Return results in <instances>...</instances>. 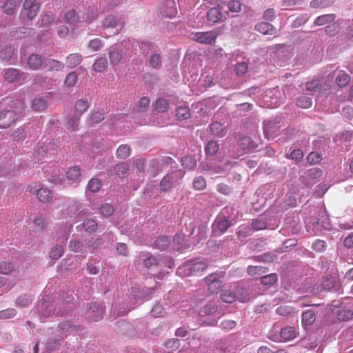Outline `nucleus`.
Instances as JSON below:
<instances>
[{"mask_svg": "<svg viewBox=\"0 0 353 353\" xmlns=\"http://www.w3.org/2000/svg\"><path fill=\"white\" fill-rule=\"evenodd\" d=\"M231 225L228 217L219 216L212 223V233L214 236H220L224 233Z\"/></svg>", "mask_w": 353, "mask_h": 353, "instance_id": "nucleus-10", "label": "nucleus"}, {"mask_svg": "<svg viewBox=\"0 0 353 353\" xmlns=\"http://www.w3.org/2000/svg\"><path fill=\"white\" fill-rule=\"evenodd\" d=\"M59 303L56 304L52 311L53 306L50 297L43 298L38 304L36 310H32V313H40L42 318H48L52 314L56 316H63L70 313L74 307V304L70 301L68 293H63L58 299Z\"/></svg>", "mask_w": 353, "mask_h": 353, "instance_id": "nucleus-1", "label": "nucleus"}, {"mask_svg": "<svg viewBox=\"0 0 353 353\" xmlns=\"http://www.w3.org/2000/svg\"><path fill=\"white\" fill-rule=\"evenodd\" d=\"M219 149V145L215 141H210L205 147V152L208 156H214Z\"/></svg>", "mask_w": 353, "mask_h": 353, "instance_id": "nucleus-46", "label": "nucleus"}, {"mask_svg": "<svg viewBox=\"0 0 353 353\" xmlns=\"http://www.w3.org/2000/svg\"><path fill=\"white\" fill-rule=\"evenodd\" d=\"M162 13L166 17L172 18L177 14V6L174 0H160Z\"/></svg>", "mask_w": 353, "mask_h": 353, "instance_id": "nucleus-15", "label": "nucleus"}, {"mask_svg": "<svg viewBox=\"0 0 353 353\" xmlns=\"http://www.w3.org/2000/svg\"><path fill=\"white\" fill-rule=\"evenodd\" d=\"M104 312L105 310L102 305L97 302H92L87 304L85 315L86 318L92 321H98L103 318Z\"/></svg>", "mask_w": 353, "mask_h": 353, "instance_id": "nucleus-4", "label": "nucleus"}, {"mask_svg": "<svg viewBox=\"0 0 353 353\" xmlns=\"http://www.w3.org/2000/svg\"><path fill=\"white\" fill-rule=\"evenodd\" d=\"M21 73L18 69L8 68L4 70V79L6 81L12 83L17 81L21 77Z\"/></svg>", "mask_w": 353, "mask_h": 353, "instance_id": "nucleus-32", "label": "nucleus"}, {"mask_svg": "<svg viewBox=\"0 0 353 353\" xmlns=\"http://www.w3.org/2000/svg\"><path fill=\"white\" fill-rule=\"evenodd\" d=\"M81 226L83 230L88 233H93L97 231L98 228V224L93 219H85L83 221Z\"/></svg>", "mask_w": 353, "mask_h": 353, "instance_id": "nucleus-38", "label": "nucleus"}, {"mask_svg": "<svg viewBox=\"0 0 353 353\" xmlns=\"http://www.w3.org/2000/svg\"><path fill=\"white\" fill-rule=\"evenodd\" d=\"M46 61V57L39 54H31L27 59V65L30 70H40Z\"/></svg>", "mask_w": 353, "mask_h": 353, "instance_id": "nucleus-14", "label": "nucleus"}, {"mask_svg": "<svg viewBox=\"0 0 353 353\" xmlns=\"http://www.w3.org/2000/svg\"><path fill=\"white\" fill-rule=\"evenodd\" d=\"M154 109L158 112H166L170 109V102L168 99L159 98L154 103Z\"/></svg>", "mask_w": 353, "mask_h": 353, "instance_id": "nucleus-37", "label": "nucleus"}, {"mask_svg": "<svg viewBox=\"0 0 353 353\" xmlns=\"http://www.w3.org/2000/svg\"><path fill=\"white\" fill-rule=\"evenodd\" d=\"M128 171L129 165L125 162L119 163L114 167V172L115 174L121 178L128 176Z\"/></svg>", "mask_w": 353, "mask_h": 353, "instance_id": "nucleus-36", "label": "nucleus"}, {"mask_svg": "<svg viewBox=\"0 0 353 353\" xmlns=\"http://www.w3.org/2000/svg\"><path fill=\"white\" fill-rule=\"evenodd\" d=\"M19 112L12 110H3L0 112V127L6 128L14 123L18 119Z\"/></svg>", "mask_w": 353, "mask_h": 353, "instance_id": "nucleus-11", "label": "nucleus"}, {"mask_svg": "<svg viewBox=\"0 0 353 353\" xmlns=\"http://www.w3.org/2000/svg\"><path fill=\"white\" fill-rule=\"evenodd\" d=\"M296 330L294 327L288 326L281 330V337L285 341H289L296 337Z\"/></svg>", "mask_w": 353, "mask_h": 353, "instance_id": "nucleus-41", "label": "nucleus"}, {"mask_svg": "<svg viewBox=\"0 0 353 353\" xmlns=\"http://www.w3.org/2000/svg\"><path fill=\"white\" fill-rule=\"evenodd\" d=\"M68 183L78 185L82 178L81 170L79 166H71L65 173Z\"/></svg>", "mask_w": 353, "mask_h": 353, "instance_id": "nucleus-16", "label": "nucleus"}, {"mask_svg": "<svg viewBox=\"0 0 353 353\" xmlns=\"http://www.w3.org/2000/svg\"><path fill=\"white\" fill-rule=\"evenodd\" d=\"M14 49L11 46L4 47L0 51V59L3 61H9L13 56Z\"/></svg>", "mask_w": 353, "mask_h": 353, "instance_id": "nucleus-57", "label": "nucleus"}, {"mask_svg": "<svg viewBox=\"0 0 353 353\" xmlns=\"http://www.w3.org/2000/svg\"><path fill=\"white\" fill-rule=\"evenodd\" d=\"M114 211L113 205L110 203H103L99 208V212L104 217L110 216Z\"/></svg>", "mask_w": 353, "mask_h": 353, "instance_id": "nucleus-62", "label": "nucleus"}, {"mask_svg": "<svg viewBox=\"0 0 353 353\" xmlns=\"http://www.w3.org/2000/svg\"><path fill=\"white\" fill-rule=\"evenodd\" d=\"M130 154V148L128 145H120L116 152V155L119 159H125Z\"/></svg>", "mask_w": 353, "mask_h": 353, "instance_id": "nucleus-54", "label": "nucleus"}, {"mask_svg": "<svg viewBox=\"0 0 353 353\" xmlns=\"http://www.w3.org/2000/svg\"><path fill=\"white\" fill-rule=\"evenodd\" d=\"M86 15L87 17L85 21L88 23H91L94 20L97 19L99 16V11L97 10L96 6H89Z\"/></svg>", "mask_w": 353, "mask_h": 353, "instance_id": "nucleus-64", "label": "nucleus"}, {"mask_svg": "<svg viewBox=\"0 0 353 353\" xmlns=\"http://www.w3.org/2000/svg\"><path fill=\"white\" fill-rule=\"evenodd\" d=\"M171 241L169 236H159L154 242V248L161 251L167 250L170 245Z\"/></svg>", "mask_w": 353, "mask_h": 353, "instance_id": "nucleus-30", "label": "nucleus"}, {"mask_svg": "<svg viewBox=\"0 0 353 353\" xmlns=\"http://www.w3.org/2000/svg\"><path fill=\"white\" fill-rule=\"evenodd\" d=\"M83 329V327L81 325H74L70 321H63L58 325V332L61 339L74 332L81 331Z\"/></svg>", "mask_w": 353, "mask_h": 353, "instance_id": "nucleus-12", "label": "nucleus"}, {"mask_svg": "<svg viewBox=\"0 0 353 353\" xmlns=\"http://www.w3.org/2000/svg\"><path fill=\"white\" fill-rule=\"evenodd\" d=\"M316 319V312L314 309H308L302 314V323L304 327L312 325Z\"/></svg>", "mask_w": 353, "mask_h": 353, "instance_id": "nucleus-24", "label": "nucleus"}, {"mask_svg": "<svg viewBox=\"0 0 353 353\" xmlns=\"http://www.w3.org/2000/svg\"><path fill=\"white\" fill-rule=\"evenodd\" d=\"M350 76L343 70H339L336 74L335 81L341 87H346L350 81Z\"/></svg>", "mask_w": 353, "mask_h": 353, "instance_id": "nucleus-33", "label": "nucleus"}, {"mask_svg": "<svg viewBox=\"0 0 353 353\" xmlns=\"http://www.w3.org/2000/svg\"><path fill=\"white\" fill-rule=\"evenodd\" d=\"M82 208V204L77 201H72L67 209L68 213L70 216H73Z\"/></svg>", "mask_w": 353, "mask_h": 353, "instance_id": "nucleus-61", "label": "nucleus"}, {"mask_svg": "<svg viewBox=\"0 0 353 353\" xmlns=\"http://www.w3.org/2000/svg\"><path fill=\"white\" fill-rule=\"evenodd\" d=\"M105 243L103 236H97L90 237L86 243L87 248L90 249L91 252L101 248Z\"/></svg>", "mask_w": 353, "mask_h": 353, "instance_id": "nucleus-25", "label": "nucleus"}, {"mask_svg": "<svg viewBox=\"0 0 353 353\" xmlns=\"http://www.w3.org/2000/svg\"><path fill=\"white\" fill-rule=\"evenodd\" d=\"M163 57L161 52H153L148 59V65L152 69L159 70L162 67Z\"/></svg>", "mask_w": 353, "mask_h": 353, "instance_id": "nucleus-23", "label": "nucleus"}, {"mask_svg": "<svg viewBox=\"0 0 353 353\" xmlns=\"http://www.w3.org/2000/svg\"><path fill=\"white\" fill-rule=\"evenodd\" d=\"M81 116L78 113L70 115L67 119L65 126L70 131H77Z\"/></svg>", "mask_w": 353, "mask_h": 353, "instance_id": "nucleus-28", "label": "nucleus"}, {"mask_svg": "<svg viewBox=\"0 0 353 353\" xmlns=\"http://www.w3.org/2000/svg\"><path fill=\"white\" fill-rule=\"evenodd\" d=\"M31 192L33 194H36L38 199L42 203L49 202L52 197L50 190L40 187L39 185L34 184V188H31Z\"/></svg>", "mask_w": 353, "mask_h": 353, "instance_id": "nucleus-17", "label": "nucleus"}, {"mask_svg": "<svg viewBox=\"0 0 353 353\" xmlns=\"http://www.w3.org/2000/svg\"><path fill=\"white\" fill-rule=\"evenodd\" d=\"M115 330L117 333L128 336L132 333V325L125 320H120L117 322Z\"/></svg>", "mask_w": 353, "mask_h": 353, "instance_id": "nucleus-22", "label": "nucleus"}, {"mask_svg": "<svg viewBox=\"0 0 353 353\" xmlns=\"http://www.w3.org/2000/svg\"><path fill=\"white\" fill-rule=\"evenodd\" d=\"M82 59V55L79 53L70 54L66 57L65 65L70 69L74 68L81 63Z\"/></svg>", "mask_w": 353, "mask_h": 353, "instance_id": "nucleus-27", "label": "nucleus"}, {"mask_svg": "<svg viewBox=\"0 0 353 353\" xmlns=\"http://www.w3.org/2000/svg\"><path fill=\"white\" fill-rule=\"evenodd\" d=\"M118 25V20L115 16L109 15L103 21V27L105 28H114Z\"/></svg>", "mask_w": 353, "mask_h": 353, "instance_id": "nucleus-63", "label": "nucleus"}, {"mask_svg": "<svg viewBox=\"0 0 353 353\" xmlns=\"http://www.w3.org/2000/svg\"><path fill=\"white\" fill-rule=\"evenodd\" d=\"M190 110L188 106H180L176 110L177 120L183 121L190 118Z\"/></svg>", "mask_w": 353, "mask_h": 353, "instance_id": "nucleus-43", "label": "nucleus"}, {"mask_svg": "<svg viewBox=\"0 0 353 353\" xmlns=\"http://www.w3.org/2000/svg\"><path fill=\"white\" fill-rule=\"evenodd\" d=\"M63 254V248L61 245H56L54 246L50 253L49 256L52 260H57L59 259Z\"/></svg>", "mask_w": 353, "mask_h": 353, "instance_id": "nucleus-56", "label": "nucleus"}, {"mask_svg": "<svg viewBox=\"0 0 353 353\" xmlns=\"http://www.w3.org/2000/svg\"><path fill=\"white\" fill-rule=\"evenodd\" d=\"M312 104V99L308 97L301 96L296 99V105L301 108H309Z\"/></svg>", "mask_w": 353, "mask_h": 353, "instance_id": "nucleus-60", "label": "nucleus"}, {"mask_svg": "<svg viewBox=\"0 0 353 353\" xmlns=\"http://www.w3.org/2000/svg\"><path fill=\"white\" fill-rule=\"evenodd\" d=\"M143 264L147 268H151L153 267L159 268V266H161L160 259L152 254H150V256L143 260Z\"/></svg>", "mask_w": 353, "mask_h": 353, "instance_id": "nucleus-49", "label": "nucleus"}, {"mask_svg": "<svg viewBox=\"0 0 353 353\" xmlns=\"http://www.w3.org/2000/svg\"><path fill=\"white\" fill-rule=\"evenodd\" d=\"M36 231H42L48 225L46 219L42 215H36L34 221Z\"/></svg>", "mask_w": 353, "mask_h": 353, "instance_id": "nucleus-48", "label": "nucleus"}, {"mask_svg": "<svg viewBox=\"0 0 353 353\" xmlns=\"http://www.w3.org/2000/svg\"><path fill=\"white\" fill-rule=\"evenodd\" d=\"M101 186V183L100 180L97 178H92L89 181L87 185V190L90 192L95 193L100 190Z\"/></svg>", "mask_w": 353, "mask_h": 353, "instance_id": "nucleus-55", "label": "nucleus"}, {"mask_svg": "<svg viewBox=\"0 0 353 353\" xmlns=\"http://www.w3.org/2000/svg\"><path fill=\"white\" fill-rule=\"evenodd\" d=\"M255 30L263 34H275L276 33V28L270 23L267 22L258 23L255 26Z\"/></svg>", "mask_w": 353, "mask_h": 353, "instance_id": "nucleus-26", "label": "nucleus"}, {"mask_svg": "<svg viewBox=\"0 0 353 353\" xmlns=\"http://www.w3.org/2000/svg\"><path fill=\"white\" fill-rule=\"evenodd\" d=\"M130 46H132V43L130 41H123L119 45L110 47L108 54L110 63L113 65L119 64L122 59V47L129 48Z\"/></svg>", "mask_w": 353, "mask_h": 353, "instance_id": "nucleus-7", "label": "nucleus"}, {"mask_svg": "<svg viewBox=\"0 0 353 353\" xmlns=\"http://www.w3.org/2000/svg\"><path fill=\"white\" fill-rule=\"evenodd\" d=\"M65 21L67 23L74 24L80 21V17L74 10H71L65 13Z\"/></svg>", "mask_w": 353, "mask_h": 353, "instance_id": "nucleus-50", "label": "nucleus"}, {"mask_svg": "<svg viewBox=\"0 0 353 353\" xmlns=\"http://www.w3.org/2000/svg\"><path fill=\"white\" fill-rule=\"evenodd\" d=\"M322 176V170L318 168H313L307 170L301 177V182L307 187L316 184Z\"/></svg>", "mask_w": 353, "mask_h": 353, "instance_id": "nucleus-8", "label": "nucleus"}, {"mask_svg": "<svg viewBox=\"0 0 353 353\" xmlns=\"http://www.w3.org/2000/svg\"><path fill=\"white\" fill-rule=\"evenodd\" d=\"M259 119L256 116L249 117L244 122V153L256 150L260 144L257 135Z\"/></svg>", "mask_w": 353, "mask_h": 353, "instance_id": "nucleus-2", "label": "nucleus"}, {"mask_svg": "<svg viewBox=\"0 0 353 353\" xmlns=\"http://www.w3.org/2000/svg\"><path fill=\"white\" fill-rule=\"evenodd\" d=\"M3 1V5L2 8L3 12L8 14H13L14 10L16 9L17 4L14 0H2Z\"/></svg>", "mask_w": 353, "mask_h": 353, "instance_id": "nucleus-52", "label": "nucleus"}, {"mask_svg": "<svg viewBox=\"0 0 353 353\" xmlns=\"http://www.w3.org/2000/svg\"><path fill=\"white\" fill-rule=\"evenodd\" d=\"M75 113H78L80 116L84 113L89 108V103L87 100L79 99L75 103Z\"/></svg>", "mask_w": 353, "mask_h": 353, "instance_id": "nucleus-53", "label": "nucleus"}, {"mask_svg": "<svg viewBox=\"0 0 353 353\" xmlns=\"http://www.w3.org/2000/svg\"><path fill=\"white\" fill-rule=\"evenodd\" d=\"M47 107L46 101L41 98H36L32 101V108L36 111H43Z\"/></svg>", "mask_w": 353, "mask_h": 353, "instance_id": "nucleus-58", "label": "nucleus"}, {"mask_svg": "<svg viewBox=\"0 0 353 353\" xmlns=\"http://www.w3.org/2000/svg\"><path fill=\"white\" fill-rule=\"evenodd\" d=\"M241 3L239 0L230 1L227 4L228 12H231L232 14L231 17H234L236 16L234 14L241 12Z\"/></svg>", "mask_w": 353, "mask_h": 353, "instance_id": "nucleus-44", "label": "nucleus"}, {"mask_svg": "<svg viewBox=\"0 0 353 353\" xmlns=\"http://www.w3.org/2000/svg\"><path fill=\"white\" fill-rule=\"evenodd\" d=\"M321 288V291L323 290L326 291L339 292L341 290V284L338 277L332 275H327L322 279Z\"/></svg>", "mask_w": 353, "mask_h": 353, "instance_id": "nucleus-9", "label": "nucleus"}, {"mask_svg": "<svg viewBox=\"0 0 353 353\" xmlns=\"http://www.w3.org/2000/svg\"><path fill=\"white\" fill-rule=\"evenodd\" d=\"M137 43L140 50L145 55L148 54L150 52L153 53V52L156 51L157 46L153 42L146 40H141L137 41Z\"/></svg>", "mask_w": 353, "mask_h": 353, "instance_id": "nucleus-29", "label": "nucleus"}, {"mask_svg": "<svg viewBox=\"0 0 353 353\" xmlns=\"http://www.w3.org/2000/svg\"><path fill=\"white\" fill-rule=\"evenodd\" d=\"M335 301L332 303V312L334 313L339 321H346L353 317V312L349 308L345 307H339L338 305L334 304Z\"/></svg>", "mask_w": 353, "mask_h": 353, "instance_id": "nucleus-18", "label": "nucleus"}, {"mask_svg": "<svg viewBox=\"0 0 353 353\" xmlns=\"http://www.w3.org/2000/svg\"><path fill=\"white\" fill-rule=\"evenodd\" d=\"M185 235L183 232L177 233L174 235L173 239V244L178 245L176 248L178 250H183L188 248V245L185 243Z\"/></svg>", "mask_w": 353, "mask_h": 353, "instance_id": "nucleus-39", "label": "nucleus"}, {"mask_svg": "<svg viewBox=\"0 0 353 353\" xmlns=\"http://www.w3.org/2000/svg\"><path fill=\"white\" fill-rule=\"evenodd\" d=\"M108 66V61L105 57L97 59L94 63L92 68L97 72H103Z\"/></svg>", "mask_w": 353, "mask_h": 353, "instance_id": "nucleus-51", "label": "nucleus"}, {"mask_svg": "<svg viewBox=\"0 0 353 353\" xmlns=\"http://www.w3.org/2000/svg\"><path fill=\"white\" fill-rule=\"evenodd\" d=\"M223 18L225 17L219 7L212 8L207 12L208 21L213 23L223 21Z\"/></svg>", "mask_w": 353, "mask_h": 353, "instance_id": "nucleus-21", "label": "nucleus"}, {"mask_svg": "<svg viewBox=\"0 0 353 353\" xmlns=\"http://www.w3.org/2000/svg\"><path fill=\"white\" fill-rule=\"evenodd\" d=\"M336 15L334 14H323L315 19L314 24L315 26H323L334 21Z\"/></svg>", "mask_w": 353, "mask_h": 353, "instance_id": "nucleus-35", "label": "nucleus"}, {"mask_svg": "<svg viewBox=\"0 0 353 353\" xmlns=\"http://www.w3.org/2000/svg\"><path fill=\"white\" fill-rule=\"evenodd\" d=\"M218 34L216 31L192 32L190 37L192 40L203 44H213L215 43Z\"/></svg>", "mask_w": 353, "mask_h": 353, "instance_id": "nucleus-5", "label": "nucleus"}, {"mask_svg": "<svg viewBox=\"0 0 353 353\" xmlns=\"http://www.w3.org/2000/svg\"><path fill=\"white\" fill-rule=\"evenodd\" d=\"M217 311V306L214 303L210 302L205 304L200 310L199 315L204 316L206 315H211L216 313Z\"/></svg>", "mask_w": 353, "mask_h": 353, "instance_id": "nucleus-42", "label": "nucleus"}, {"mask_svg": "<svg viewBox=\"0 0 353 353\" xmlns=\"http://www.w3.org/2000/svg\"><path fill=\"white\" fill-rule=\"evenodd\" d=\"M220 297L222 301L228 303H232L236 300V294L230 290H223L221 292Z\"/></svg>", "mask_w": 353, "mask_h": 353, "instance_id": "nucleus-45", "label": "nucleus"}, {"mask_svg": "<svg viewBox=\"0 0 353 353\" xmlns=\"http://www.w3.org/2000/svg\"><path fill=\"white\" fill-rule=\"evenodd\" d=\"M185 172L181 170L172 171L167 174L161 179L159 183L160 190L163 192H168L180 183Z\"/></svg>", "mask_w": 353, "mask_h": 353, "instance_id": "nucleus-3", "label": "nucleus"}, {"mask_svg": "<svg viewBox=\"0 0 353 353\" xmlns=\"http://www.w3.org/2000/svg\"><path fill=\"white\" fill-rule=\"evenodd\" d=\"M211 133L217 137H223L226 135L228 129L223 123L219 121H213L209 125Z\"/></svg>", "mask_w": 353, "mask_h": 353, "instance_id": "nucleus-20", "label": "nucleus"}, {"mask_svg": "<svg viewBox=\"0 0 353 353\" xmlns=\"http://www.w3.org/2000/svg\"><path fill=\"white\" fill-rule=\"evenodd\" d=\"M44 65L50 71H61L65 68V64L62 62L53 59L48 58H46V61L44 63Z\"/></svg>", "mask_w": 353, "mask_h": 353, "instance_id": "nucleus-31", "label": "nucleus"}, {"mask_svg": "<svg viewBox=\"0 0 353 353\" xmlns=\"http://www.w3.org/2000/svg\"><path fill=\"white\" fill-rule=\"evenodd\" d=\"M32 300L33 298L30 294H21L16 299L15 305L19 307H26L32 303Z\"/></svg>", "mask_w": 353, "mask_h": 353, "instance_id": "nucleus-40", "label": "nucleus"}, {"mask_svg": "<svg viewBox=\"0 0 353 353\" xmlns=\"http://www.w3.org/2000/svg\"><path fill=\"white\" fill-rule=\"evenodd\" d=\"M68 248L70 251L74 252H84V246L83 243L76 239H72L70 241Z\"/></svg>", "mask_w": 353, "mask_h": 353, "instance_id": "nucleus-47", "label": "nucleus"}, {"mask_svg": "<svg viewBox=\"0 0 353 353\" xmlns=\"http://www.w3.org/2000/svg\"><path fill=\"white\" fill-rule=\"evenodd\" d=\"M192 185L194 190H203L206 188V180L203 176H196L194 178Z\"/></svg>", "mask_w": 353, "mask_h": 353, "instance_id": "nucleus-59", "label": "nucleus"}, {"mask_svg": "<svg viewBox=\"0 0 353 353\" xmlns=\"http://www.w3.org/2000/svg\"><path fill=\"white\" fill-rule=\"evenodd\" d=\"M205 282L208 285L210 293H218L221 286V281L217 278L216 274H211L208 275L205 277Z\"/></svg>", "mask_w": 353, "mask_h": 353, "instance_id": "nucleus-19", "label": "nucleus"}, {"mask_svg": "<svg viewBox=\"0 0 353 353\" xmlns=\"http://www.w3.org/2000/svg\"><path fill=\"white\" fill-rule=\"evenodd\" d=\"M208 267V265L205 261H201L198 262H195L190 265L189 270L190 274L192 275H196L199 273L203 272Z\"/></svg>", "mask_w": 353, "mask_h": 353, "instance_id": "nucleus-34", "label": "nucleus"}, {"mask_svg": "<svg viewBox=\"0 0 353 353\" xmlns=\"http://www.w3.org/2000/svg\"><path fill=\"white\" fill-rule=\"evenodd\" d=\"M39 7V3L36 0H25L23 5V12H21V15H26L28 19H32L37 15Z\"/></svg>", "mask_w": 353, "mask_h": 353, "instance_id": "nucleus-13", "label": "nucleus"}, {"mask_svg": "<svg viewBox=\"0 0 353 353\" xmlns=\"http://www.w3.org/2000/svg\"><path fill=\"white\" fill-rule=\"evenodd\" d=\"M280 121L278 120H272L265 121L263 124V132L265 137L268 140H273L280 134L281 130Z\"/></svg>", "mask_w": 353, "mask_h": 353, "instance_id": "nucleus-6", "label": "nucleus"}]
</instances>
